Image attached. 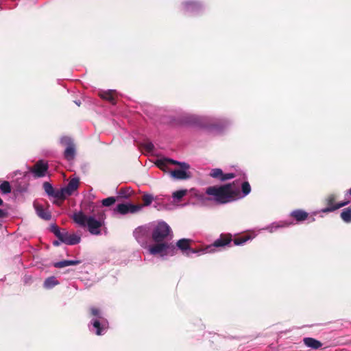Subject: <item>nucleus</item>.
Returning <instances> with one entry per match:
<instances>
[{
  "mask_svg": "<svg viewBox=\"0 0 351 351\" xmlns=\"http://www.w3.org/2000/svg\"><path fill=\"white\" fill-rule=\"evenodd\" d=\"M170 233L169 226L164 221L152 224V242L148 248V254L162 260L176 255L178 249L170 241Z\"/></svg>",
  "mask_w": 351,
  "mask_h": 351,
  "instance_id": "f257e3e1",
  "label": "nucleus"
},
{
  "mask_svg": "<svg viewBox=\"0 0 351 351\" xmlns=\"http://www.w3.org/2000/svg\"><path fill=\"white\" fill-rule=\"evenodd\" d=\"M206 193L220 204H226L241 199L239 186H236L234 184L209 186L206 189Z\"/></svg>",
  "mask_w": 351,
  "mask_h": 351,
  "instance_id": "f03ea898",
  "label": "nucleus"
},
{
  "mask_svg": "<svg viewBox=\"0 0 351 351\" xmlns=\"http://www.w3.org/2000/svg\"><path fill=\"white\" fill-rule=\"evenodd\" d=\"M73 219L75 223L82 227H86L88 232L93 235H99L104 228V220L101 217L96 219L92 215H86L82 212L75 213Z\"/></svg>",
  "mask_w": 351,
  "mask_h": 351,
  "instance_id": "7ed1b4c3",
  "label": "nucleus"
},
{
  "mask_svg": "<svg viewBox=\"0 0 351 351\" xmlns=\"http://www.w3.org/2000/svg\"><path fill=\"white\" fill-rule=\"evenodd\" d=\"M156 165L163 171H166L169 165H178L180 169L170 171L171 177L176 180H185L190 177L189 172L188 171L189 165L186 162H180L172 159L164 158L157 160Z\"/></svg>",
  "mask_w": 351,
  "mask_h": 351,
  "instance_id": "20e7f679",
  "label": "nucleus"
},
{
  "mask_svg": "<svg viewBox=\"0 0 351 351\" xmlns=\"http://www.w3.org/2000/svg\"><path fill=\"white\" fill-rule=\"evenodd\" d=\"M90 312L93 317L89 326L90 330L94 332L97 335L105 334L108 328L107 319L102 316L101 311L95 307H91Z\"/></svg>",
  "mask_w": 351,
  "mask_h": 351,
  "instance_id": "39448f33",
  "label": "nucleus"
},
{
  "mask_svg": "<svg viewBox=\"0 0 351 351\" xmlns=\"http://www.w3.org/2000/svg\"><path fill=\"white\" fill-rule=\"evenodd\" d=\"M133 234L136 241L146 250V252L148 254V248L152 242V224L136 228L134 230Z\"/></svg>",
  "mask_w": 351,
  "mask_h": 351,
  "instance_id": "423d86ee",
  "label": "nucleus"
},
{
  "mask_svg": "<svg viewBox=\"0 0 351 351\" xmlns=\"http://www.w3.org/2000/svg\"><path fill=\"white\" fill-rule=\"evenodd\" d=\"M192 122L195 124H197L202 127H211L213 129L219 131L221 129V126L220 124H222L223 126H228L230 125L231 122L228 119H220L217 120L216 119L210 117H198V116H192Z\"/></svg>",
  "mask_w": 351,
  "mask_h": 351,
  "instance_id": "0eeeda50",
  "label": "nucleus"
},
{
  "mask_svg": "<svg viewBox=\"0 0 351 351\" xmlns=\"http://www.w3.org/2000/svg\"><path fill=\"white\" fill-rule=\"evenodd\" d=\"M78 186L79 179L76 178L71 179L65 187L61 188L59 189V192L56 193L57 199H66L77 189Z\"/></svg>",
  "mask_w": 351,
  "mask_h": 351,
  "instance_id": "6e6552de",
  "label": "nucleus"
},
{
  "mask_svg": "<svg viewBox=\"0 0 351 351\" xmlns=\"http://www.w3.org/2000/svg\"><path fill=\"white\" fill-rule=\"evenodd\" d=\"M60 143L66 146L64 152V158L68 161H72L76 154V148L73 140L70 137L63 136L60 138Z\"/></svg>",
  "mask_w": 351,
  "mask_h": 351,
  "instance_id": "1a4fd4ad",
  "label": "nucleus"
},
{
  "mask_svg": "<svg viewBox=\"0 0 351 351\" xmlns=\"http://www.w3.org/2000/svg\"><path fill=\"white\" fill-rule=\"evenodd\" d=\"M337 197L335 194H330L325 198V202L328 205V207L321 210L322 213H330L333 212L341 207L348 205L350 203L349 200L341 202L337 204H335Z\"/></svg>",
  "mask_w": 351,
  "mask_h": 351,
  "instance_id": "9d476101",
  "label": "nucleus"
},
{
  "mask_svg": "<svg viewBox=\"0 0 351 351\" xmlns=\"http://www.w3.org/2000/svg\"><path fill=\"white\" fill-rule=\"evenodd\" d=\"M143 208L142 205L137 204L134 205L130 203L119 204L114 209L115 212H117L121 215H125L128 213H136L139 212Z\"/></svg>",
  "mask_w": 351,
  "mask_h": 351,
  "instance_id": "9b49d317",
  "label": "nucleus"
},
{
  "mask_svg": "<svg viewBox=\"0 0 351 351\" xmlns=\"http://www.w3.org/2000/svg\"><path fill=\"white\" fill-rule=\"evenodd\" d=\"M59 240L60 242L67 245H75L80 242L81 238L77 234H70L64 230V232L60 235Z\"/></svg>",
  "mask_w": 351,
  "mask_h": 351,
  "instance_id": "f8f14e48",
  "label": "nucleus"
},
{
  "mask_svg": "<svg viewBox=\"0 0 351 351\" xmlns=\"http://www.w3.org/2000/svg\"><path fill=\"white\" fill-rule=\"evenodd\" d=\"M47 169V164L43 160H39L36 163L32 171L35 177L41 178L45 176Z\"/></svg>",
  "mask_w": 351,
  "mask_h": 351,
  "instance_id": "ddd939ff",
  "label": "nucleus"
},
{
  "mask_svg": "<svg viewBox=\"0 0 351 351\" xmlns=\"http://www.w3.org/2000/svg\"><path fill=\"white\" fill-rule=\"evenodd\" d=\"M210 176L218 179L221 181H225L235 178V174L233 173H223L221 169H213L210 173Z\"/></svg>",
  "mask_w": 351,
  "mask_h": 351,
  "instance_id": "4468645a",
  "label": "nucleus"
},
{
  "mask_svg": "<svg viewBox=\"0 0 351 351\" xmlns=\"http://www.w3.org/2000/svg\"><path fill=\"white\" fill-rule=\"evenodd\" d=\"M231 240L229 238H219L217 239L214 243L211 245H208L206 248L203 250L204 253H212L214 252L215 248L218 247H223L228 245L230 243Z\"/></svg>",
  "mask_w": 351,
  "mask_h": 351,
  "instance_id": "2eb2a0df",
  "label": "nucleus"
},
{
  "mask_svg": "<svg viewBox=\"0 0 351 351\" xmlns=\"http://www.w3.org/2000/svg\"><path fill=\"white\" fill-rule=\"evenodd\" d=\"M292 224H293V223L289 222L287 221H277V222H274V223L267 226L266 227L263 228L262 230H267V231L269 232L270 233H273L280 228H286Z\"/></svg>",
  "mask_w": 351,
  "mask_h": 351,
  "instance_id": "dca6fc26",
  "label": "nucleus"
},
{
  "mask_svg": "<svg viewBox=\"0 0 351 351\" xmlns=\"http://www.w3.org/2000/svg\"><path fill=\"white\" fill-rule=\"evenodd\" d=\"M183 8L186 12H195L200 10L201 5L197 1H189L183 3Z\"/></svg>",
  "mask_w": 351,
  "mask_h": 351,
  "instance_id": "f3484780",
  "label": "nucleus"
},
{
  "mask_svg": "<svg viewBox=\"0 0 351 351\" xmlns=\"http://www.w3.org/2000/svg\"><path fill=\"white\" fill-rule=\"evenodd\" d=\"M34 208L36 214L43 219L49 220L51 219V214L47 209H45L41 205L34 203Z\"/></svg>",
  "mask_w": 351,
  "mask_h": 351,
  "instance_id": "a211bd4d",
  "label": "nucleus"
},
{
  "mask_svg": "<svg viewBox=\"0 0 351 351\" xmlns=\"http://www.w3.org/2000/svg\"><path fill=\"white\" fill-rule=\"evenodd\" d=\"M303 341L305 346L311 349L316 350L321 348L322 346V343L319 341L311 337H306Z\"/></svg>",
  "mask_w": 351,
  "mask_h": 351,
  "instance_id": "6ab92c4d",
  "label": "nucleus"
},
{
  "mask_svg": "<svg viewBox=\"0 0 351 351\" xmlns=\"http://www.w3.org/2000/svg\"><path fill=\"white\" fill-rule=\"evenodd\" d=\"M80 263V261L77 260H64L59 262H56L53 264V266L56 268H63L70 265H76Z\"/></svg>",
  "mask_w": 351,
  "mask_h": 351,
  "instance_id": "aec40b11",
  "label": "nucleus"
},
{
  "mask_svg": "<svg viewBox=\"0 0 351 351\" xmlns=\"http://www.w3.org/2000/svg\"><path fill=\"white\" fill-rule=\"evenodd\" d=\"M291 216L295 218L298 221H302L307 218L308 213L302 210H295L291 213Z\"/></svg>",
  "mask_w": 351,
  "mask_h": 351,
  "instance_id": "412c9836",
  "label": "nucleus"
},
{
  "mask_svg": "<svg viewBox=\"0 0 351 351\" xmlns=\"http://www.w3.org/2000/svg\"><path fill=\"white\" fill-rule=\"evenodd\" d=\"M58 284H59V282L56 279V278L54 276H51V277L47 278L45 280V282L43 283V286L47 289H51L53 287H54L55 286L58 285Z\"/></svg>",
  "mask_w": 351,
  "mask_h": 351,
  "instance_id": "4be33fe9",
  "label": "nucleus"
},
{
  "mask_svg": "<svg viewBox=\"0 0 351 351\" xmlns=\"http://www.w3.org/2000/svg\"><path fill=\"white\" fill-rule=\"evenodd\" d=\"M43 188L46 193L51 197H53L57 199L56 193L59 192V189L55 190L52 185L49 182H44Z\"/></svg>",
  "mask_w": 351,
  "mask_h": 351,
  "instance_id": "5701e85b",
  "label": "nucleus"
},
{
  "mask_svg": "<svg viewBox=\"0 0 351 351\" xmlns=\"http://www.w3.org/2000/svg\"><path fill=\"white\" fill-rule=\"evenodd\" d=\"M116 92L114 90H108L107 91L102 92L100 93V96L106 100L110 101L112 104H115L114 101V96H115Z\"/></svg>",
  "mask_w": 351,
  "mask_h": 351,
  "instance_id": "b1692460",
  "label": "nucleus"
},
{
  "mask_svg": "<svg viewBox=\"0 0 351 351\" xmlns=\"http://www.w3.org/2000/svg\"><path fill=\"white\" fill-rule=\"evenodd\" d=\"M189 241L188 239H182L179 240L177 242L176 245H177L178 248L180 249L182 251L189 250L190 252L195 253L194 250L189 249Z\"/></svg>",
  "mask_w": 351,
  "mask_h": 351,
  "instance_id": "393cba45",
  "label": "nucleus"
},
{
  "mask_svg": "<svg viewBox=\"0 0 351 351\" xmlns=\"http://www.w3.org/2000/svg\"><path fill=\"white\" fill-rule=\"evenodd\" d=\"M341 218L346 223L351 222V208H347L343 209L341 213Z\"/></svg>",
  "mask_w": 351,
  "mask_h": 351,
  "instance_id": "a878e982",
  "label": "nucleus"
},
{
  "mask_svg": "<svg viewBox=\"0 0 351 351\" xmlns=\"http://www.w3.org/2000/svg\"><path fill=\"white\" fill-rule=\"evenodd\" d=\"M187 193L186 189L178 190L173 193L172 197L176 202L180 201Z\"/></svg>",
  "mask_w": 351,
  "mask_h": 351,
  "instance_id": "bb28decb",
  "label": "nucleus"
},
{
  "mask_svg": "<svg viewBox=\"0 0 351 351\" xmlns=\"http://www.w3.org/2000/svg\"><path fill=\"white\" fill-rule=\"evenodd\" d=\"M242 194L240 193L241 198L247 195L251 191V187L247 182H243L241 184Z\"/></svg>",
  "mask_w": 351,
  "mask_h": 351,
  "instance_id": "cd10ccee",
  "label": "nucleus"
},
{
  "mask_svg": "<svg viewBox=\"0 0 351 351\" xmlns=\"http://www.w3.org/2000/svg\"><path fill=\"white\" fill-rule=\"evenodd\" d=\"M0 191L3 194H8L11 192V186L8 181H3L0 184Z\"/></svg>",
  "mask_w": 351,
  "mask_h": 351,
  "instance_id": "c85d7f7f",
  "label": "nucleus"
},
{
  "mask_svg": "<svg viewBox=\"0 0 351 351\" xmlns=\"http://www.w3.org/2000/svg\"><path fill=\"white\" fill-rule=\"evenodd\" d=\"M252 239V238L249 236H244L240 238L235 239L234 240V243L235 245H241L245 243L247 241Z\"/></svg>",
  "mask_w": 351,
  "mask_h": 351,
  "instance_id": "c756f323",
  "label": "nucleus"
},
{
  "mask_svg": "<svg viewBox=\"0 0 351 351\" xmlns=\"http://www.w3.org/2000/svg\"><path fill=\"white\" fill-rule=\"evenodd\" d=\"M143 200L144 202V204L142 205L143 206H149L151 204V203L154 200V197L152 195L145 194L143 197Z\"/></svg>",
  "mask_w": 351,
  "mask_h": 351,
  "instance_id": "7c9ffc66",
  "label": "nucleus"
},
{
  "mask_svg": "<svg viewBox=\"0 0 351 351\" xmlns=\"http://www.w3.org/2000/svg\"><path fill=\"white\" fill-rule=\"evenodd\" d=\"M116 202V199L114 197H109L102 200V204L104 206H110Z\"/></svg>",
  "mask_w": 351,
  "mask_h": 351,
  "instance_id": "2f4dec72",
  "label": "nucleus"
},
{
  "mask_svg": "<svg viewBox=\"0 0 351 351\" xmlns=\"http://www.w3.org/2000/svg\"><path fill=\"white\" fill-rule=\"evenodd\" d=\"M132 193V191L130 189H121L119 192V195L121 197H123V198H128L130 196Z\"/></svg>",
  "mask_w": 351,
  "mask_h": 351,
  "instance_id": "473e14b6",
  "label": "nucleus"
},
{
  "mask_svg": "<svg viewBox=\"0 0 351 351\" xmlns=\"http://www.w3.org/2000/svg\"><path fill=\"white\" fill-rule=\"evenodd\" d=\"M52 230H53V233L55 234V235L58 238V239H60V235L62 234L64 232V230L61 231L58 228V227H57L56 226H52Z\"/></svg>",
  "mask_w": 351,
  "mask_h": 351,
  "instance_id": "72a5a7b5",
  "label": "nucleus"
},
{
  "mask_svg": "<svg viewBox=\"0 0 351 351\" xmlns=\"http://www.w3.org/2000/svg\"><path fill=\"white\" fill-rule=\"evenodd\" d=\"M6 215V212L0 208V217H4Z\"/></svg>",
  "mask_w": 351,
  "mask_h": 351,
  "instance_id": "f704fd0d",
  "label": "nucleus"
},
{
  "mask_svg": "<svg viewBox=\"0 0 351 351\" xmlns=\"http://www.w3.org/2000/svg\"><path fill=\"white\" fill-rule=\"evenodd\" d=\"M146 147L149 150H152L154 148V145L152 143H148Z\"/></svg>",
  "mask_w": 351,
  "mask_h": 351,
  "instance_id": "c9c22d12",
  "label": "nucleus"
},
{
  "mask_svg": "<svg viewBox=\"0 0 351 351\" xmlns=\"http://www.w3.org/2000/svg\"><path fill=\"white\" fill-rule=\"evenodd\" d=\"M60 240L59 241H53V243L54 245H58L60 244Z\"/></svg>",
  "mask_w": 351,
  "mask_h": 351,
  "instance_id": "e433bc0d",
  "label": "nucleus"
},
{
  "mask_svg": "<svg viewBox=\"0 0 351 351\" xmlns=\"http://www.w3.org/2000/svg\"><path fill=\"white\" fill-rule=\"evenodd\" d=\"M75 104H76L77 106H80V101H75Z\"/></svg>",
  "mask_w": 351,
  "mask_h": 351,
  "instance_id": "4c0bfd02",
  "label": "nucleus"
},
{
  "mask_svg": "<svg viewBox=\"0 0 351 351\" xmlns=\"http://www.w3.org/2000/svg\"><path fill=\"white\" fill-rule=\"evenodd\" d=\"M3 204V200L0 198V206Z\"/></svg>",
  "mask_w": 351,
  "mask_h": 351,
  "instance_id": "58836bf2",
  "label": "nucleus"
},
{
  "mask_svg": "<svg viewBox=\"0 0 351 351\" xmlns=\"http://www.w3.org/2000/svg\"><path fill=\"white\" fill-rule=\"evenodd\" d=\"M349 194L351 195V189L348 191Z\"/></svg>",
  "mask_w": 351,
  "mask_h": 351,
  "instance_id": "ea45409f",
  "label": "nucleus"
}]
</instances>
